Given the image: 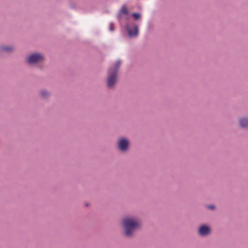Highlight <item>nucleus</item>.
<instances>
[{"instance_id": "1", "label": "nucleus", "mask_w": 248, "mask_h": 248, "mask_svg": "<svg viewBox=\"0 0 248 248\" xmlns=\"http://www.w3.org/2000/svg\"><path fill=\"white\" fill-rule=\"evenodd\" d=\"M123 223L125 234L128 236H130L134 231L140 226L139 220L133 217L124 218L123 219Z\"/></svg>"}, {"instance_id": "5", "label": "nucleus", "mask_w": 248, "mask_h": 248, "mask_svg": "<svg viewBox=\"0 0 248 248\" xmlns=\"http://www.w3.org/2000/svg\"><path fill=\"white\" fill-rule=\"evenodd\" d=\"M118 146L119 149L123 151H124L126 150L128 146V141L124 139L120 140L118 142Z\"/></svg>"}, {"instance_id": "13", "label": "nucleus", "mask_w": 248, "mask_h": 248, "mask_svg": "<svg viewBox=\"0 0 248 248\" xmlns=\"http://www.w3.org/2000/svg\"><path fill=\"white\" fill-rule=\"evenodd\" d=\"M109 30L110 31H113L114 30V27L113 24L111 23L110 24Z\"/></svg>"}, {"instance_id": "10", "label": "nucleus", "mask_w": 248, "mask_h": 248, "mask_svg": "<svg viewBox=\"0 0 248 248\" xmlns=\"http://www.w3.org/2000/svg\"><path fill=\"white\" fill-rule=\"evenodd\" d=\"M132 16L136 20L139 19L140 17V15L139 13H134L132 14Z\"/></svg>"}, {"instance_id": "2", "label": "nucleus", "mask_w": 248, "mask_h": 248, "mask_svg": "<svg viewBox=\"0 0 248 248\" xmlns=\"http://www.w3.org/2000/svg\"><path fill=\"white\" fill-rule=\"evenodd\" d=\"M120 65L121 62L118 61L116 62L114 66L108 71L107 85L109 88L112 87L116 82L118 70Z\"/></svg>"}, {"instance_id": "6", "label": "nucleus", "mask_w": 248, "mask_h": 248, "mask_svg": "<svg viewBox=\"0 0 248 248\" xmlns=\"http://www.w3.org/2000/svg\"><path fill=\"white\" fill-rule=\"evenodd\" d=\"M200 235L204 236L208 234L210 232V228L205 225L202 226L199 230Z\"/></svg>"}, {"instance_id": "11", "label": "nucleus", "mask_w": 248, "mask_h": 248, "mask_svg": "<svg viewBox=\"0 0 248 248\" xmlns=\"http://www.w3.org/2000/svg\"><path fill=\"white\" fill-rule=\"evenodd\" d=\"M41 95L42 96V97H46L48 94V93L46 92V91H43L41 93Z\"/></svg>"}, {"instance_id": "4", "label": "nucleus", "mask_w": 248, "mask_h": 248, "mask_svg": "<svg viewBox=\"0 0 248 248\" xmlns=\"http://www.w3.org/2000/svg\"><path fill=\"white\" fill-rule=\"evenodd\" d=\"M126 29L127 30L129 36L130 37H136L139 34V30L137 25H135L134 26L133 29L129 27L128 26H127L126 27Z\"/></svg>"}, {"instance_id": "7", "label": "nucleus", "mask_w": 248, "mask_h": 248, "mask_svg": "<svg viewBox=\"0 0 248 248\" xmlns=\"http://www.w3.org/2000/svg\"><path fill=\"white\" fill-rule=\"evenodd\" d=\"M239 124L241 127L243 128H248V119L247 118H242L239 120Z\"/></svg>"}, {"instance_id": "9", "label": "nucleus", "mask_w": 248, "mask_h": 248, "mask_svg": "<svg viewBox=\"0 0 248 248\" xmlns=\"http://www.w3.org/2000/svg\"><path fill=\"white\" fill-rule=\"evenodd\" d=\"M1 49L2 50L10 52L13 49V47L11 46L2 47Z\"/></svg>"}, {"instance_id": "12", "label": "nucleus", "mask_w": 248, "mask_h": 248, "mask_svg": "<svg viewBox=\"0 0 248 248\" xmlns=\"http://www.w3.org/2000/svg\"><path fill=\"white\" fill-rule=\"evenodd\" d=\"M208 208L213 210L215 209V206L213 205H209L207 206Z\"/></svg>"}, {"instance_id": "3", "label": "nucleus", "mask_w": 248, "mask_h": 248, "mask_svg": "<svg viewBox=\"0 0 248 248\" xmlns=\"http://www.w3.org/2000/svg\"><path fill=\"white\" fill-rule=\"evenodd\" d=\"M44 60L43 56L41 54H32L29 56L28 58V62L31 64L41 62Z\"/></svg>"}, {"instance_id": "8", "label": "nucleus", "mask_w": 248, "mask_h": 248, "mask_svg": "<svg viewBox=\"0 0 248 248\" xmlns=\"http://www.w3.org/2000/svg\"><path fill=\"white\" fill-rule=\"evenodd\" d=\"M121 11L122 13L125 15H127L128 13V9L125 5H123Z\"/></svg>"}]
</instances>
